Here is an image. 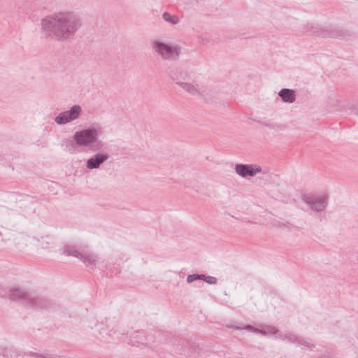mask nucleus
Instances as JSON below:
<instances>
[{
    "label": "nucleus",
    "mask_w": 358,
    "mask_h": 358,
    "mask_svg": "<svg viewBox=\"0 0 358 358\" xmlns=\"http://www.w3.org/2000/svg\"><path fill=\"white\" fill-rule=\"evenodd\" d=\"M52 303L49 299L42 296L34 295L30 292L27 306L35 309H46L51 306Z\"/></svg>",
    "instance_id": "10"
},
{
    "label": "nucleus",
    "mask_w": 358,
    "mask_h": 358,
    "mask_svg": "<svg viewBox=\"0 0 358 358\" xmlns=\"http://www.w3.org/2000/svg\"><path fill=\"white\" fill-rule=\"evenodd\" d=\"M301 199L312 210L315 212L323 211L328 205V196L327 195L315 196L310 194H303L301 196Z\"/></svg>",
    "instance_id": "5"
},
{
    "label": "nucleus",
    "mask_w": 358,
    "mask_h": 358,
    "mask_svg": "<svg viewBox=\"0 0 358 358\" xmlns=\"http://www.w3.org/2000/svg\"><path fill=\"white\" fill-rule=\"evenodd\" d=\"M1 355L4 358H17L19 353L13 347H6L1 349Z\"/></svg>",
    "instance_id": "20"
},
{
    "label": "nucleus",
    "mask_w": 358,
    "mask_h": 358,
    "mask_svg": "<svg viewBox=\"0 0 358 358\" xmlns=\"http://www.w3.org/2000/svg\"><path fill=\"white\" fill-rule=\"evenodd\" d=\"M203 281L209 285H215L217 282V279L215 277L205 275Z\"/></svg>",
    "instance_id": "27"
},
{
    "label": "nucleus",
    "mask_w": 358,
    "mask_h": 358,
    "mask_svg": "<svg viewBox=\"0 0 358 358\" xmlns=\"http://www.w3.org/2000/svg\"><path fill=\"white\" fill-rule=\"evenodd\" d=\"M43 358H62V356L45 351L43 352Z\"/></svg>",
    "instance_id": "30"
},
{
    "label": "nucleus",
    "mask_w": 358,
    "mask_h": 358,
    "mask_svg": "<svg viewBox=\"0 0 358 358\" xmlns=\"http://www.w3.org/2000/svg\"><path fill=\"white\" fill-rule=\"evenodd\" d=\"M82 108L80 105H73L68 110L60 113L55 117V122L58 125H64L77 120L81 115Z\"/></svg>",
    "instance_id": "6"
},
{
    "label": "nucleus",
    "mask_w": 358,
    "mask_h": 358,
    "mask_svg": "<svg viewBox=\"0 0 358 358\" xmlns=\"http://www.w3.org/2000/svg\"><path fill=\"white\" fill-rule=\"evenodd\" d=\"M79 147L87 148L91 152L102 150L104 143L99 139V129L94 127H87L75 132Z\"/></svg>",
    "instance_id": "2"
},
{
    "label": "nucleus",
    "mask_w": 358,
    "mask_h": 358,
    "mask_svg": "<svg viewBox=\"0 0 358 358\" xmlns=\"http://www.w3.org/2000/svg\"><path fill=\"white\" fill-rule=\"evenodd\" d=\"M204 278H205L204 274H198V273L189 274L187 277V282L188 283H191L196 280H203Z\"/></svg>",
    "instance_id": "25"
},
{
    "label": "nucleus",
    "mask_w": 358,
    "mask_h": 358,
    "mask_svg": "<svg viewBox=\"0 0 358 358\" xmlns=\"http://www.w3.org/2000/svg\"><path fill=\"white\" fill-rule=\"evenodd\" d=\"M278 329L274 326L264 325L262 329H259V334L267 336L269 335H275L276 337L280 334Z\"/></svg>",
    "instance_id": "19"
},
{
    "label": "nucleus",
    "mask_w": 358,
    "mask_h": 358,
    "mask_svg": "<svg viewBox=\"0 0 358 358\" xmlns=\"http://www.w3.org/2000/svg\"><path fill=\"white\" fill-rule=\"evenodd\" d=\"M153 48L163 59L167 60H177L180 54V48L158 41L154 42Z\"/></svg>",
    "instance_id": "4"
},
{
    "label": "nucleus",
    "mask_w": 358,
    "mask_h": 358,
    "mask_svg": "<svg viewBox=\"0 0 358 358\" xmlns=\"http://www.w3.org/2000/svg\"><path fill=\"white\" fill-rule=\"evenodd\" d=\"M95 154L86 161V168L89 170L99 169L101 165L105 163L110 158L107 152H94Z\"/></svg>",
    "instance_id": "9"
},
{
    "label": "nucleus",
    "mask_w": 358,
    "mask_h": 358,
    "mask_svg": "<svg viewBox=\"0 0 358 358\" xmlns=\"http://www.w3.org/2000/svg\"><path fill=\"white\" fill-rule=\"evenodd\" d=\"M258 122L261 125L268 127V128H270V129H278L281 128L280 125H278L276 124L271 122L270 121H258Z\"/></svg>",
    "instance_id": "26"
},
{
    "label": "nucleus",
    "mask_w": 358,
    "mask_h": 358,
    "mask_svg": "<svg viewBox=\"0 0 358 358\" xmlns=\"http://www.w3.org/2000/svg\"><path fill=\"white\" fill-rule=\"evenodd\" d=\"M277 338H279L282 340H287L289 343H297L299 338L296 335L292 334H287L285 336L280 334Z\"/></svg>",
    "instance_id": "24"
},
{
    "label": "nucleus",
    "mask_w": 358,
    "mask_h": 358,
    "mask_svg": "<svg viewBox=\"0 0 358 358\" xmlns=\"http://www.w3.org/2000/svg\"><path fill=\"white\" fill-rule=\"evenodd\" d=\"M297 343L299 344V345H303L306 348H314V345L312 344L310 342L308 341H306L304 339H302V338H298V341H297Z\"/></svg>",
    "instance_id": "28"
},
{
    "label": "nucleus",
    "mask_w": 358,
    "mask_h": 358,
    "mask_svg": "<svg viewBox=\"0 0 358 358\" xmlns=\"http://www.w3.org/2000/svg\"><path fill=\"white\" fill-rule=\"evenodd\" d=\"M227 327L229 329H237V330L245 329L246 331H248L252 332V333H255V334H258V332L259 331V329L255 327L250 324H245L243 326L230 324V325H227Z\"/></svg>",
    "instance_id": "21"
},
{
    "label": "nucleus",
    "mask_w": 358,
    "mask_h": 358,
    "mask_svg": "<svg viewBox=\"0 0 358 358\" xmlns=\"http://www.w3.org/2000/svg\"><path fill=\"white\" fill-rule=\"evenodd\" d=\"M179 86L191 95H201V92L197 88L198 85H194L189 83L182 82L179 83Z\"/></svg>",
    "instance_id": "18"
},
{
    "label": "nucleus",
    "mask_w": 358,
    "mask_h": 358,
    "mask_svg": "<svg viewBox=\"0 0 358 358\" xmlns=\"http://www.w3.org/2000/svg\"><path fill=\"white\" fill-rule=\"evenodd\" d=\"M25 355L27 357H34V358H43V353H38V352H34L32 351H29L25 353Z\"/></svg>",
    "instance_id": "29"
},
{
    "label": "nucleus",
    "mask_w": 358,
    "mask_h": 358,
    "mask_svg": "<svg viewBox=\"0 0 358 358\" xmlns=\"http://www.w3.org/2000/svg\"><path fill=\"white\" fill-rule=\"evenodd\" d=\"M278 96L281 98L282 101L285 103H292L296 100L295 92L293 90L288 88H283L278 92Z\"/></svg>",
    "instance_id": "16"
},
{
    "label": "nucleus",
    "mask_w": 358,
    "mask_h": 358,
    "mask_svg": "<svg viewBox=\"0 0 358 358\" xmlns=\"http://www.w3.org/2000/svg\"><path fill=\"white\" fill-rule=\"evenodd\" d=\"M30 292L21 288H13L10 290L8 297L12 301L22 302L27 306Z\"/></svg>",
    "instance_id": "11"
},
{
    "label": "nucleus",
    "mask_w": 358,
    "mask_h": 358,
    "mask_svg": "<svg viewBox=\"0 0 358 358\" xmlns=\"http://www.w3.org/2000/svg\"><path fill=\"white\" fill-rule=\"evenodd\" d=\"M145 337L143 331H138L130 336L128 343L137 347L145 345Z\"/></svg>",
    "instance_id": "15"
},
{
    "label": "nucleus",
    "mask_w": 358,
    "mask_h": 358,
    "mask_svg": "<svg viewBox=\"0 0 358 358\" xmlns=\"http://www.w3.org/2000/svg\"><path fill=\"white\" fill-rule=\"evenodd\" d=\"M96 329L99 331L101 338L104 339L106 343H110L111 341L110 338H113V334H116L115 330H108V326L105 327L103 323L97 324Z\"/></svg>",
    "instance_id": "14"
},
{
    "label": "nucleus",
    "mask_w": 358,
    "mask_h": 358,
    "mask_svg": "<svg viewBox=\"0 0 358 358\" xmlns=\"http://www.w3.org/2000/svg\"><path fill=\"white\" fill-rule=\"evenodd\" d=\"M81 26L80 17L73 12L55 13L41 20L45 34L57 41L73 39Z\"/></svg>",
    "instance_id": "1"
},
{
    "label": "nucleus",
    "mask_w": 358,
    "mask_h": 358,
    "mask_svg": "<svg viewBox=\"0 0 358 358\" xmlns=\"http://www.w3.org/2000/svg\"><path fill=\"white\" fill-rule=\"evenodd\" d=\"M262 170V167L257 164H237L235 166L236 173L242 178L253 177L257 173H261Z\"/></svg>",
    "instance_id": "8"
},
{
    "label": "nucleus",
    "mask_w": 358,
    "mask_h": 358,
    "mask_svg": "<svg viewBox=\"0 0 358 358\" xmlns=\"http://www.w3.org/2000/svg\"><path fill=\"white\" fill-rule=\"evenodd\" d=\"M76 134L72 136V139L66 138L62 141L61 145L64 150L70 154H76L77 152L76 147H79V143L76 141Z\"/></svg>",
    "instance_id": "13"
},
{
    "label": "nucleus",
    "mask_w": 358,
    "mask_h": 358,
    "mask_svg": "<svg viewBox=\"0 0 358 358\" xmlns=\"http://www.w3.org/2000/svg\"><path fill=\"white\" fill-rule=\"evenodd\" d=\"M357 113H358V110H357Z\"/></svg>",
    "instance_id": "31"
},
{
    "label": "nucleus",
    "mask_w": 358,
    "mask_h": 358,
    "mask_svg": "<svg viewBox=\"0 0 358 358\" xmlns=\"http://www.w3.org/2000/svg\"><path fill=\"white\" fill-rule=\"evenodd\" d=\"M306 32L308 35L346 39L350 36L349 33L339 27L333 24H328L321 27L318 24H308Z\"/></svg>",
    "instance_id": "3"
},
{
    "label": "nucleus",
    "mask_w": 358,
    "mask_h": 358,
    "mask_svg": "<svg viewBox=\"0 0 358 358\" xmlns=\"http://www.w3.org/2000/svg\"><path fill=\"white\" fill-rule=\"evenodd\" d=\"M80 259L85 264L86 266L94 268L96 265V257L94 254L87 253L81 255Z\"/></svg>",
    "instance_id": "17"
},
{
    "label": "nucleus",
    "mask_w": 358,
    "mask_h": 358,
    "mask_svg": "<svg viewBox=\"0 0 358 358\" xmlns=\"http://www.w3.org/2000/svg\"><path fill=\"white\" fill-rule=\"evenodd\" d=\"M168 74L171 80L176 82V84L179 85L182 80H185L188 76V73L182 71L177 66H171L168 69Z\"/></svg>",
    "instance_id": "12"
},
{
    "label": "nucleus",
    "mask_w": 358,
    "mask_h": 358,
    "mask_svg": "<svg viewBox=\"0 0 358 358\" xmlns=\"http://www.w3.org/2000/svg\"><path fill=\"white\" fill-rule=\"evenodd\" d=\"M170 342L174 348L173 353L176 355L188 356L189 343L187 340L173 336Z\"/></svg>",
    "instance_id": "7"
},
{
    "label": "nucleus",
    "mask_w": 358,
    "mask_h": 358,
    "mask_svg": "<svg viewBox=\"0 0 358 358\" xmlns=\"http://www.w3.org/2000/svg\"><path fill=\"white\" fill-rule=\"evenodd\" d=\"M163 19L172 24H176L179 22V19L177 16L170 14L168 12H164L162 15Z\"/></svg>",
    "instance_id": "23"
},
{
    "label": "nucleus",
    "mask_w": 358,
    "mask_h": 358,
    "mask_svg": "<svg viewBox=\"0 0 358 358\" xmlns=\"http://www.w3.org/2000/svg\"><path fill=\"white\" fill-rule=\"evenodd\" d=\"M64 254L66 256H73L77 258L80 257L82 253L76 250L75 246L66 245L64 248Z\"/></svg>",
    "instance_id": "22"
}]
</instances>
